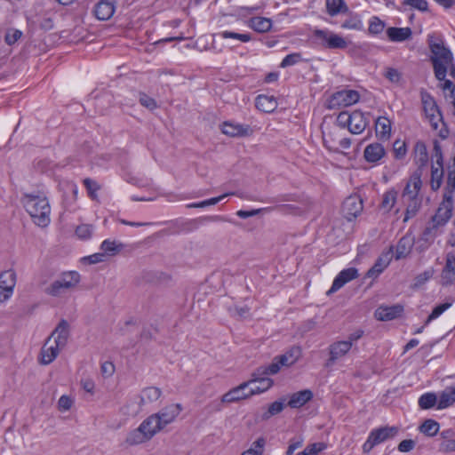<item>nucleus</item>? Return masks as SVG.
<instances>
[{"instance_id": "c756f323", "label": "nucleus", "mask_w": 455, "mask_h": 455, "mask_svg": "<svg viewBox=\"0 0 455 455\" xmlns=\"http://www.w3.org/2000/svg\"><path fill=\"white\" fill-rule=\"evenodd\" d=\"M343 210L347 215V219L356 217L363 210V203L357 197H348L343 204Z\"/></svg>"}, {"instance_id": "58836bf2", "label": "nucleus", "mask_w": 455, "mask_h": 455, "mask_svg": "<svg viewBox=\"0 0 455 455\" xmlns=\"http://www.w3.org/2000/svg\"><path fill=\"white\" fill-rule=\"evenodd\" d=\"M455 402V387H446L439 395L438 409H444Z\"/></svg>"}, {"instance_id": "09e8293b", "label": "nucleus", "mask_w": 455, "mask_h": 455, "mask_svg": "<svg viewBox=\"0 0 455 455\" xmlns=\"http://www.w3.org/2000/svg\"><path fill=\"white\" fill-rule=\"evenodd\" d=\"M284 408V405L281 402H274L272 403L267 410L261 415L262 420H267L269 418H271L274 415H276L280 413Z\"/></svg>"}, {"instance_id": "20e7f679", "label": "nucleus", "mask_w": 455, "mask_h": 455, "mask_svg": "<svg viewBox=\"0 0 455 455\" xmlns=\"http://www.w3.org/2000/svg\"><path fill=\"white\" fill-rule=\"evenodd\" d=\"M313 38L316 44L328 49H346L348 45L344 37L328 29H315Z\"/></svg>"}, {"instance_id": "a878e982", "label": "nucleus", "mask_w": 455, "mask_h": 455, "mask_svg": "<svg viewBox=\"0 0 455 455\" xmlns=\"http://www.w3.org/2000/svg\"><path fill=\"white\" fill-rule=\"evenodd\" d=\"M441 276L443 283L446 284L455 280V255L451 252L446 255V262Z\"/></svg>"}, {"instance_id": "f3484780", "label": "nucleus", "mask_w": 455, "mask_h": 455, "mask_svg": "<svg viewBox=\"0 0 455 455\" xmlns=\"http://www.w3.org/2000/svg\"><path fill=\"white\" fill-rule=\"evenodd\" d=\"M403 307L401 305L379 307L374 315L379 321H390L401 315Z\"/></svg>"}, {"instance_id": "680f3d73", "label": "nucleus", "mask_w": 455, "mask_h": 455, "mask_svg": "<svg viewBox=\"0 0 455 455\" xmlns=\"http://www.w3.org/2000/svg\"><path fill=\"white\" fill-rule=\"evenodd\" d=\"M352 119V114H348L347 112H341L339 114L337 117V124L340 128L344 129L350 127V120Z\"/></svg>"}, {"instance_id": "bb28decb", "label": "nucleus", "mask_w": 455, "mask_h": 455, "mask_svg": "<svg viewBox=\"0 0 455 455\" xmlns=\"http://www.w3.org/2000/svg\"><path fill=\"white\" fill-rule=\"evenodd\" d=\"M340 139L339 131L337 128L330 129L323 132V145L330 150L339 152L338 141Z\"/></svg>"}, {"instance_id": "5701e85b", "label": "nucleus", "mask_w": 455, "mask_h": 455, "mask_svg": "<svg viewBox=\"0 0 455 455\" xmlns=\"http://www.w3.org/2000/svg\"><path fill=\"white\" fill-rule=\"evenodd\" d=\"M115 12V6L113 3L108 0H100L94 9L95 16L98 20H108Z\"/></svg>"}, {"instance_id": "603ef678", "label": "nucleus", "mask_w": 455, "mask_h": 455, "mask_svg": "<svg viewBox=\"0 0 455 455\" xmlns=\"http://www.w3.org/2000/svg\"><path fill=\"white\" fill-rule=\"evenodd\" d=\"M325 448V444L323 443H315L309 444L306 449L297 455H318Z\"/></svg>"}, {"instance_id": "b1692460", "label": "nucleus", "mask_w": 455, "mask_h": 455, "mask_svg": "<svg viewBox=\"0 0 455 455\" xmlns=\"http://www.w3.org/2000/svg\"><path fill=\"white\" fill-rule=\"evenodd\" d=\"M414 238L411 235H403L397 243L395 249V259L406 258L411 251Z\"/></svg>"}, {"instance_id": "37998d69", "label": "nucleus", "mask_w": 455, "mask_h": 455, "mask_svg": "<svg viewBox=\"0 0 455 455\" xmlns=\"http://www.w3.org/2000/svg\"><path fill=\"white\" fill-rule=\"evenodd\" d=\"M124 245L121 243H116V241H111V240H104L100 245L101 250L111 256L116 255L119 253L123 249Z\"/></svg>"}, {"instance_id": "39448f33", "label": "nucleus", "mask_w": 455, "mask_h": 455, "mask_svg": "<svg viewBox=\"0 0 455 455\" xmlns=\"http://www.w3.org/2000/svg\"><path fill=\"white\" fill-rule=\"evenodd\" d=\"M268 375H275V373L269 372L266 365H261L251 372V379L247 382H250V385L253 383H259V385L250 388L251 395L261 394L273 386L274 381L267 377Z\"/></svg>"}, {"instance_id": "473e14b6", "label": "nucleus", "mask_w": 455, "mask_h": 455, "mask_svg": "<svg viewBox=\"0 0 455 455\" xmlns=\"http://www.w3.org/2000/svg\"><path fill=\"white\" fill-rule=\"evenodd\" d=\"M326 12L331 17L347 13L348 7L343 0H325Z\"/></svg>"}, {"instance_id": "0e129e2a", "label": "nucleus", "mask_w": 455, "mask_h": 455, "mask_svg": "<svg viewBox=\"0 0 455 455\" xmlns=\"http://www.w3.org/2000/svg\"><path fill=\"white\" fill-rule=\"evenodd\" d=\"M223 38H235L238 39L242 42H249L251 40V36L249 34H239L235 32L224 31L220 34Z\"/></svg>"}, {"instance_id": "69168bd1", "label": "nucleus", "mask_w": 455, "mask_h": 455, "mask_svg": "<svg viewBox=\"0 0 455 455\" xmlns=\"http://www.w3.org/2000/svg\"><path fill=\"white\" fill-rule=\"evenodd\" d=\"M21 31L18 29H9L4 37L6 44L9 45L15 44L21 37Z\"/></svg>"}, {"instance_id": "f03ea898", "label": "nucleus", "mask_w": 455, "mask_h": 455, "mask_svg": "<svg viewBox=\"0 0 455 455\" xmlns=\"http://www.w3.org/2000/svg\"><path fill=\"white\" fill-rule=\"evenodd\" d=\"M22 203L36 225L44 228L50 224L51 206L45 196L26 194Z\"/></svg>"}, {"instance_id": "9d476101", "label": "nucleus", "mask_w": 455, "mask_h": 455, "mask_svg": "<svg viewBox=\"0 0 455 455\" xmlns=\"http://www.w3.org/2000/svg\"><path fill=\"white\" fill-rule=\"evenodd\" d=\"M439 234L440 231L427 224L419 238L414 241L416 251L419 253L426 251L434 243Z\"/></svg>"}, {"instance_id": "49530a36", "label": "nucleus", "mask_w": 455, "mask_h": 455, "mask_svg": "<svg viewBox=\"0 0 455 455\" xmlns=\"http://www.w3.org/2000/svg\"><path fill=\"white\" fill-rule=\"evenodd\" d=\"M414 152H415L416 163L419 166L425 165L427 164V159H428V156H427V148H426L425 144L422 143V142H418L415 145Z\"/></svg>"}, {"instance_id": "8fccbe9b", "label": "nucleus", "mask_w": 455, "mask_h": 455, "mask_svg": "<svg viewBox=\"0 0 455 455\" xmlns=\"http://www.w3.org/2000/svg\"><path fill=\"white\" fill-rule=\"evenodd\" d=\"M436 395L433 393H427L419 399V405L421 409L432 408L436 403Z\"/></svg>"}, {"instance_id": "774afa93", "label": "nucleus", "mask_w": 455, "mask_h": 455, "mask_svg": "<svg viewBox=\"0 0 455 455\" xmlns=\"http://www.w3.org/2000/svg\"><path fill=\"white\" fill-rule=\"evenodd\" d=\"M415 447V442L411 439L403 440L398 444V451L401 452H408Z\"/></svg>"}, {"instance_id": "5fc2aeb1", "label": "nucleus", "mask_w": 455, "mask_h": 455, "mask_svg": "<svg viewBox=\"0 0 455 455\" xmlns=\"http://www.w3.org/2000/svg\"><path fill=\"white\" fill-rule=\"evenodd\" d=\"M447 188L449 192L455 190V156L452 164L448 167Z\"/></svg>"}, {"instance_id": "a18cd8bd", "label": "nucleus", "mask_w": 455, "mask_h": 455, "mask_svg": "<svg viewBox=\"0 0 455 455\" xmlns=\"http://www.w3.org/2000/svg\"><path fill=\"white\" fill-rule=\"evenodd\" d=\"M16 283V274L13 270L4 271L0 274V285L13 291Z\"/></svg>"}, {"instance_id": "aec40b11", "label": "nucleus", "mask_w": 455, "mask_h": 455, "mask_svg": "<svg viewBox=\"0 0 455 455\" xmlns=\"http://www.w3.org/2000/svg\"><path fill=\"white\" fill-rule=\"evenodd\" d=\"M421 184L422 183L419 176H411L403 189L402 195L403 200L419 198V192L421 188Z\"/></svg>"}, {"instance_id": "338daca9", "label": "nucleus", "mask_w": 455, "mask_h": 455, "mask_svg": "<svg viewBox=\"0 0 455 455\" xmlns=\"http://www.w3.org/2000/svg\"><path fill=\"white\" fill-rule=\"evenodd\" d=\"M73 400L68 395H62L59 399L58 407L60 411H68L72 407Z\"/></svg>"}, {"instance_id": "393cba45", "label": "nucleus", "mask_w": 455, "mask_h": 455, "mask_svg": "<svg viewBox=\"0 0 455 455\" xmlns=\"http://www.w3.org/2000/svg\"><path fill=\"white\" fill-rule=\"evenodd\" d=\"M398 433L396 427H383L372 430L370 435L377 444L385 442L387 439L393 438Z\"/></svg>"}, {"instance_id": "0eeeda50", "label": "nucleus", "mask_w": 455, "mask_h": 455, "mask_svg": "<svg viewBox=\"0 0 455 455\" xmlns=\"http://www.w3.org/2000/svg\"><path fill=\"white\" fill-rule=\"evenodd\" d=\"M301 356V349L299 347H292L281 355L274 357L270 364L266 365L269 372L278 373L282 366L289 367L293 365Z\"/></svg>"}, {"instance_id": "e433bc0d", "label": "nucleus", "mask_w": 455, "mask_h": 455, "mask_svg": "<svg viewBox=\"0 0 455 455\" xmlns=\"http://www.w3.org/2000/svg\"><path fill=\"white\" fill-rule=\"evenodd\" d=\"M249 27L259 33H266L270 31L272 21L265 17H253L249 20Z\"/></svg>"}, {"instance_id": "6e6552de", "label": "nucleus", "mask_w": 455, "mask_h": 455, "mask_svg": "<svg viewBox=\"0 0 455 455\" xmlns=\"http://www.w3.org/2000/svg\"><path fill=\"white\" fill-rule=\"evenodd\" d=\"M452 209L453 203L451 197L445 196L428 224L440 231V228L443 227L451 218Z\"/></svg>"}, {"instance_id": "de8ad7c7", "label": "nucleus", "mask_w": 455, "mask_h": 455, "mask_svg": "<svg viewBox=\"0 0 455 455\" xmlns=\"http://www.w3.org/2000/svg\"><path fill=\"white\" fill-rule=\"evenodd\" d=\"M265 444V438L259 437L252 443V447L243 451L241 455H262Z\"/></svg>"}, {"instance_id": "1a4fd4ad", "label": "nucleus", "mask_w": 455, "mask_h": 455, "mask_svg": "<svg viewBox=\"0 0 455 455\" xmlns=\"http://www.w3.org/2000/svg\"><path fill=\"white\" fill-rule=\"evenodd\" d=\"M360 99L358 92L344 90L334 93L330 100V108L347 107L356 103Z\"/></svg>"}, {"instance_id": "c9c22d12", "label": "nucleus", "mask_w": 455, "mask_h": 455, "mask_svg": "<svg viewBox=\"0 0 455 455\" xmlns=\"http://www.w3.org/2000/svg\"><path fill=\"white\" fill-rule=\"evenodd\" d=\"M162 395L160 388L156 387H148L142 390L141 395L138 397L141 406L148 403L157 401Z\"/></svg>"}, {"instance_id": "cd10ccee", "label": "nucleus", "mask_w": 455, "mask_h": 455, "mask_svg": "<svg viewBox=\"0 0 455 455\" xmlns=\"http://www.w3.org/2000/svg\"><path fill=\"white\" fill-rule=\"evenodd\" d=\"M375 131L380 140H388L391 135V121L385 116H379L376 120Z\"/></svg>"}, {"instance_id": "a19ab883", "label": "nucleus", "mask_w": 455, "mask_h": 455, "mask_svg": "<svg viewBox=\"0 0 455 455\" xmlns=\"http://www.w3.org/2000/svg\"><path fill=\"white\" fill-rule=\"evenodd\" d=\"M403 202L406 204V212H405V217L403 219V221H408L411 218L414 217L417 212H419L420 206H421V199L416 198V199H408L403 200Z\"/></svg>"}, {"instance_id": "c03bdc74", "label": "nucleus", "mask_w": 455, "mask_h": 455, "mask_svg": "<svg viewBox=\"0 0 455 455\" xmlns=\"http://www.w3.org/2000/svg\"><path fill=\"white\" fill-rule=\"evenodd\" d=\"M397 191L395 189L387 190L382 197V201L380 204V207L385 210L386 212L391 211V209L394 207L396 199H397Z\"/></svg>"}, {"instance_id": "7c9ffc66", "label": "nucleus", "mask_w": 455, "mask_h": 455, "mask_svg": "<svg viewBox=\"0 0 455 455\" xmlns=\"http://www.w3.org/2000/svg\"><path fill=\"white\" fill-rule=\"evenodd\" d=\"M367 122L364 115L361 111H354L350 120L349 132L354 134H359L365 130Z\"/></svg>"}, {"instance_id": "4468645a", "label": "nucleus", "mask_w": 455, "mask_h": 455, "mask_svg": "<svg viewBox=\"0 0 455 455\" xmlns=\"http://www.w3.org/2000/svg\"><path fill=\"white\" fill-rule=\"evenodd\" d=\"M62 348L63 347L53 343L51 338H48L41 348L40 363L44 365L51 363L58 356Z\"/></svg>"}, {"instance_id": "ddd939ff", "label": "nucleus", "mask_w": 455, "mask_h": 455, "mask_svg": "<svg viewBox=\"0 0 455 455\" xmlns=\"http://www.w3.org/2000/svg\"><path fill=\"white\" fill-rule=\"evenodd\" d=\"M357 276H358V271L355 267H349V268L342 270L335 277L331 289L326 292V294L331 295V294L336 292L341 287H343L347 283L355 279Z\"/></svg>"}, {"instance_id": "6e6d98bb", "label": "nucleus", "mask_w": 455, "mask_h": 455, "mask_svg": "<svg viewBox=\"0 0 455 455\" xmlns=\"http://www.w3.org/2000/svg\"><path fill=\"white\" fill-rule=\"evenodd\" d=\"M403 4L409 5L412 9L420 12H427L428 10V4L426 0H403Z\"/></svg>"}, {"instance_id": "ea45409f", "label": "nucleus", "mask_w": 455, "mask_h": 455, "mask_svg": "<svg viewBox=\"0 0 455 455\" xmlns=\"http://www.w3.org/2000/svg\"><path fill=\"white\" fill-rule=\"evenodd\" d=\"M141 404L137 399L129 400L122 408L121 412L128 417H135L141 411Z\"/></svg>"}, {"instance_id": "79ce46f5", "label": "nucleus", "mask_w": 455, "mask_h": 455, "mask_svg": "<svg viewBox=\"0 0 455 455\" xmlns=\"http://www.w3.org/2000/svg\"><path fill=\"white\" fill-rule=\"evenodd\" d=\"M420 433L427 436H435L439 431V423L434 419H426L419 427Z\"/></svg>"}, {"instance_id": "4d7b16f0", "label": "nucleus", "mask_w": 455, "mask_h": 455, "mask_svg": "<svg viewBox=\"0 0 455 455\" xmlns=\"http://www.w3.org/2000/svg\"><path fill=\"white\" fill-rule=\"evenodd\" d=\"M140 100V103L143 107H145V108H148L150 110L156 109L157 108L156 101L153 98L148 96L144 92H140V100Z\"/></svg>"}, {"instance_id": "f8f14e48", "label": "nucleus", "mask_w": 455, "mask_h": 455, "mask_svg": "<svg viewBox=\"0 0 455 455\" xmlns=\"http://www.w3.org/2000/svg\"><path fill=\"white\" fill-rule=\"evenodd\" d=\"M249 386L250 382L245 381L241 383L239 386L230 389L228 392L222 395L221 403H231L250 398L252 396V395H251V390H249L247 393L244 392Z\"/></svg>"}, {"instance_id": "f704fd0d", "label": "nucleus", "mask_w": 455, "mask_h": 455, "mask_svg": "<svg viewBox=\"0 0 455 455\" xmlns=\"http://www.w3.org/2000/svg\"><path fill=\"white\" fill-rule=\"evenodd\" d=\"M150 441L139 426L137 428L130 431L125 438V443L129 446H134L145 443Z\"/></svg>"}, {"instance_id": "72a5a7b5", "label": "nucleus", "mask_w": 455, "mask_h": 455, "mask_svg": "<svg viewBox=\"0 0 455 455\" xmlns=\"http://www.w3.org/2000/svg\"><path fill=\"white\" fill-rule=\"evenodd\" d=\"M313 394L310 390H302L291 395L288 405L291 408H299L311 400Z\"/></svg>"}, {"instance_id": "dca6fc26", "label": "nucleus", "mask_w": 455, "mask_h": 455, "mask_svg": "<svg viewBox=\"0 0 455 455\" xmlns=\"http://www.w3.org/2000/svg\"><path fill=\"white\" fill-rule=\"evenodd\" d=\"M222 132L230 137H246L251 136L253 132L249 125L233 124L225 122L222 124Z\"/></svg>"}, {"instance_id": "9b49d317", "label": "nucleus", "mask_w": 455, "mask_h": 455, "mask_svg": "<svg viewBox=\"0 0 455 455\" xmlns=\"http://www.w3.org/2000/svg\"><path fill=\"white\" fill-rule=\"evenodd\" d=\"M182 411L180 403L171 404L165 406L158 412L155 413L157 418L162 428L164 429L167 425L175 421L177 417Z\"/></svg>"}, {"instance_id": "412c9836", "label": "nucleus", "mask_w": 455, "mask_h": 455, "mask_svg": "<svg viewBox=\"0 0 455 455\" xmlns=\"http://www.w3.org/2000/svg\"><path fill=\"white\" fill-rule=\"evenodd\" d=\"M386 155L384 147L380 143H371L368 145L363 152L365 160L368 163H377Z\"/></svg>"}, {"instance_id": "f257e3e1", "label": "nucleus", "mask_w": 455, "mask_h": 455, "mask_svg": "<svg viewBox=\"0 0 455 455\" xmlns=\"http://www.w3.org/2000/svg\"><path fill=\"white\" fill-rule=\"evenodd\" d=\"M427 43L432 55L430 60L433 64L435 76L437 80H444L449 67L452 64L453 55L451 52L444 46L441 38H435L434 35H429Z\"/></svg>"}, {"instance_id": "3c124183", "label": "nucleus", "mask_w": 455, "mask_h": 455, "mask_svg": "<svg viewBox=\"0 0 455 455\" xmlns=\"http://www.w3.org/2000/svg\"><path fill=\"white\" fill-rule=\"evenodd\" d=\"M385 28V23L378 17H373L369 24V33L372 35L380 34Z\"/></svg>"}, {"instance_id": "4be33fe9", "label": "nucleus", "mask_w": 455, "mask_h": 455, "mask_svg": "<svg viewBox=\"0 0 455 455\" xmlns=\"http://www.w3.org/2000/svg\"><path fill=\"white\" fill-rule=\"evenodd\" d=\"M351 342L350 341H336L332 343L330 347V358L329 361L333 363L336 360L343 357L345 355L348 353L351 349Z\"/></svg>"}, {"instance_id": "a211bd4d", "label": "nucleus", "mask_w": 455, "mask_h": 455, "mask_svg": "<svg viewBox=\"0 0 455 455\" xmlns=\"http://www.w3.org/2000/svg\"><path fill=\"white\" fill-rule=\"evenodd\" d=\"M69 336V324L62 319L56 326L52 334L48 337L53 339V343H57L59 346L65 347Z\"/></svg>"}, {"instance_id": "c85d7f7f", "label": "nucleus", "mask_w": 455, "mask_h": 455, "mask_svg": "<svg viewBox=\"0 0 455 455\" xmlns=\"http://www.w3.org/2000/svg\"><path fill=\"white\" fill-rule=\"evenodd\" d=\"M256 108L265 113H271L277 108V101L274 96L259 95L255 101Z\"/></svg>"}, {"instance_id": "2f4dec72", "label": "nucleus", "mask_w": 455, "mask_h": 455, "mask_svg": "<svg viewBox=\"0 0 455 455\" xmlns=\"http://www.w3.org/2000/svg\"><path fill=\"white\" fill-rule=\"evenodd\" d=\"M436 159V164L437 166H432L431 171V188L433 190H436L440 188L442 183V179L443 176V163H442V156L437 155Z\"/></svg>"}, {"instance_id": "052dcab7", "label": "nucleus", "mask_w": 455, "mask_h": 455, "mask_svg": "<svg viewBox=\"0 0 455 455\" xmlns=\"http://www.w3.org/2000/svg\"><path fill=\"white\" fill-rule=\"evenodd\" d=\"M362 27H363L362 21L356 17L346 20L341 25V28H343L355 29V30H359L362 28Z\"/></svg>"}, {"instance_id": "423d86ee", "label": "nucleus", "mask_w": 455, "mask_h": 455, "mask_svg": "<svg viewBox=\"0 0 455 455\" xmlns=\"http://www.w3.org/2000/svg\"><path fill=\"white\" fill-rule=\"evenodd\" d=\"M420 96L425 115L430 122L433 129L437 130L439 124H444L443 122L442 113L435 100L428 92H421Z\"/></svg>"}, {"instance_id": "2eb2a0df", "label": "nucleus", "mask_w": 455, "mask_h": 455, "mask_svg": "<svg viewBox=\"0 0 455 455\" xmlns=\"http://www.w3.org/2000/svg\"><path fill=\"white\" fill-rule=\"evenodd\" d=\"M393 257V248L390 247L387 251L381 253L375 264L368 270V277H376L390 264Z\"/></svg>"}, {"instance_id": "e2e57ef3", "label": "nucleus", "mask_w": 455, "mask_h": 455, "mask_svg": "<svg viewBox=\"0 0 455 455\" xmlns=\"http://www.w3.org/2000/svg\"><path fill=\"white\" fill-rule=\"evenodd\" d=\"M384 76L391 83H399L402 75L397 69L394 68H387L385 71Z\"/></svg>"}, {"instance_id": "864d4df0", "label": "nucleus", "mask_w": 455, "mask_h": 455, "mask_svg": "<svg viewBox=\"0 0 455 455\" xmlns=\"http://www.w3.org/2000/svg\"><path fill=\"white\" fill-rule=\"evenodd\" d=\"M451 306V303H443L440 304L437 307H435L431 314L428 315V317L426 320L425 325L428 324L432 320L437 318L439 315H441L446 309H448Z\"/></svg>"}, {"instance_id": "7ed1b4c3", "label": "nucleus", "mask_w": 455, "mask_h": 455, "mask_svg": "<svg viewBox=\"0 0 455 455\" xmlns=\"http://www.w3.org/2000/svg\"><path fill=\"white\" fill-rule=\"evenodd\" d=\"M81 275L76 271L63 272L60 276L45 288L44 292L52 297H59L66 291L77 287Z\"/></svg>"}, {"instance_id": "bf43d9fd", "label": "nucleus", "mask_w": 455, "mask_h": 455, "mask_svg": "<svg viewBox=\"0 0 455 455\" xmlns=\"http://www.w3.org/2000/svg\"><path fill=\"white\" fill-rule=\"evenodd\" d=\"M92 232V226L88 224H83L76 228V234L79 238L86 239L89 238Z\"/></svg>"}, {"instance_id": "4c0bfd02", "label": "nucleus", "mask_w": 455, "mask_h": 455, "mask_svg": "<svg viewBox=\"0 0 455 455\" xmlns=\"http://www.w3.org/2000/svg\"><path fill=\"white\" fill-rule=\"evenodd\" d=\"M387 34L391 41L403 42L411 37V30L409 28H389Z\"/></svg>"}, {"instance_id": "6ab92c4d", "label": "nucleus", "mask_w": 455, "mask_h": 455, "mask_svg": "<svg viewBox=\"0 0 455 455\" xmlns=\"http://www.w3.org/2000/svg\"><path fill=\"white\" fill-rule=\"evenodd\" d=\"M140 428L145 435L151 440L157 433L163 430L155 413L146 418L140 424Z\"/></svg>"}, {"instance_id": "13d9d810", "label": "nucleus", "mask_w": 455, "mask_h": 455, "mask_svg": "<svg viewBox=\"0 0 455 455\" xmlns=\"http://www.w3.org/2000/svg\"><path fill=\"white\" fill-rule=\"evenodd\" d=\"M301 60V54L300 53H291L287 55L281 62L280 67L281 68H286L289 66H292L299 61Z\"/></svg>"}]
</instances>
